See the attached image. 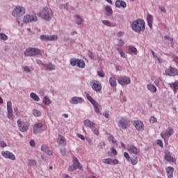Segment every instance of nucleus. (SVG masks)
Segmentation results:
<instances>
[{
  "label": "nucleus",
  "instance_id": "obj_1",
  "mask_svg": "<svg viewBox=\"0 0 178 178\" xmlns=\"http://www.w3.org/2000/svg\"><path fill=\"white\" fill-rule=\"evenodd\" d=\"M131 29L135 33H141L145 30V22L143 19H136L131 24Z\"/></svg>",
  "mask_w": 178,
  "mask_h": 178
},
{
  "label": "nucleus",
  "instance_id": "obj_2",
  "mask_svg": "<svg viewBox=\"0 0 178 178\" xmlns=\"http://www.w3.org/2000/svg\"><path fill=\"white\" fill-rule=\"evenodd\" d=\"M38 16L44 19V20L49 22L54 16V13H52V10L49 8L44 7L40 13H38Z\"/></svg>",
  "mask_w": 178,
  "mask_h": 178
},
{
  "label": "nucleus",
  "instance_id": "obj_3",
  "mask_svg": "<svg viewBox=\"0 0 178 178\" xmlns=\"http://www.w3.org/2000/svg\"><path fill=\"white\" fill-rule=\"evenodd\" d=\"M77 168L80 169V170H83V165L80 164L77 157H74L72 159V165L69 167L68 170L70 172H74V170H76Z\"/></svg>",
  "mask_w": 178,
  "mask_h": 178
},
{
  "label": "nucleus",
  "instance_id": "obj_4",
  "mask_svg": "<svg viewBox=\"0 0 178 178\" xmlns=\"http://www.w3.org/2000/svg\"><path fill=\"white\" fill-rule=\"evenodd\" d=\"M25 56H35L36 55H41V50L38 48L29 47L24 51Z\"/></svg>",
  "mask_w": 178,
  "mask_h": 178
},
{
  "label": "nucleus",
  "instance_id": "obj_5",
  "mask_svg": "<svg viewBox=\"0 0 178 178\" xmlns=\"http://www.w3.org/2000/svg\"><path fill=\"white\" fill-rule=\"evenodd\" d=\"M26 13V9L24 7L17 6L13 10L12 15L14 17H20Z\"/></svg>",
  "mask_w": 178,
  "mask_h": 178
},
{
  "label": "nucleus",
  "instance_id": "obj_6",
  "mask_svg": "<svg viewBox=\"0 0 178 178\" xmlns=\"http://www.w3.org/2000/svg\"><path fill=\"white\" fill-rule=\"evenodd\" d=\"M17 126L19 127V131H22V133H26V131H27V130H29V123L27 122H22V120L19 119L17 121Z\"/></svg>",
  "mask_w": 178,
  "mask_h": 178
},
{
  "label": "nucleus",
  "instance_id": "obj_7",
  "mask_svg": "<svg viewBox=\"0 0 178 178\" xmlns=\"http://www.w3.org/2000/svg\"><path fill=\"white\" fill-rule=\"evenodd\" d=\"M1 155L3 156V158H6V159H10L11 161H15L16 160V156L13 154V153L9 152V151H3L1 152Z\"/></svg>",
  "mask_w": 178,
  "mask_h": 178
},
{
  "label": "nucleus",
  "instance_id": "obj_8",
  "mask_svg": "<svg viewBox=\"0 0 178 178\" xmlns=\"http://www.w3.org/2000/svg\"><path fill=\"white\" fill-rule=\"evenodd\" d=\"M24 23H31L33 22H38V18L35 15H26L24 17Z\"/></svg>",
  "mask_w": 178,
  "mask_h": 178
},
{
  "label": "nucleus",
  "instance_id": "obj_9",
  "mask_svg": "<svg viewBox=\"0 0 178 178\" xmlns=\"http://www.w3.org/2000/svg\"><path fill=\"white\" fill-rule=\"evenodd\" d=\"M40 40H42V41H56V40H58V35H40Z\"/></svg>",
  "mask_w": 178,
  "mask_h": 178
},
{
  "label": "nucleus",
  "instance_id": "obj_10",
  "mask_svg": "<svg viewBox=\"0 0 178 178\" xmlns=\"http://www.w3.org/2000/svg\"><path fill=\"white\" fill-rule=\"evenodd\" d=\"M7 112L8 119L13 120V108L10 101L7 102Z\"/></svg>",
  "mask_w": 178,
  "mask_h": 178
},
{
  "label": "nucleus",
  "instance_id": "obj_11",
  "mask_svg": "<svg viewBox=\"0 0 178 178\" xmlns=\"http://www.w3.org/2000/svg\"><path fill=\"white\" fill-rule=\"evenodd\" d=\"M90 86L94 91H101L102 90V85L97 81H93Z\"/></svg>",
  "mask_w": 178,
  "mask_h": 178
},
{
  "label": "nucleus",
  "instance_id": "obj_12",
  "mask_svg": "<svg viewBox=\"0 0 178 178\" xmlns=\"http://www.w3.org/2000/svg\"><path fill=\"white\" fill-rule=\"evenodd\" d=\"M118 126H120V127H122V129H126L127 127H129V126H130V121H129L126 118H122L118 122Z\"/></svg>",
  "mask_w": 178,
  "mask_h": 178
},
{
  "label": "nucleus",
  "instance_id": "obj_13",
  "mask_svg": "<svg viewBox=\"0 0 178 178\" xmlns=\"http://www.w3.org/2000/svg\"><path fill=\"white\" fill-rule=\"evenodd\" d=\"M118 83L121 86H126L127 84H130L131 81H130V78L129 76H122L118 79Z\"/></svg>",
  "mask_w": 178,
  "mask_h": 178
},
{
  "label": "nucleus",
  "instance_id": "obj_14",
  "mask_svg": "<svg viewBox=\"0 0 178 178\" xmlns=\"http://www.w3.org/2000/svg\"><path fill=\"white\" fill-rule=\"evenodd\" d=\"M165 74L167 76H177L178 74V70L177 69L173 67H170L168 69L165 70Z\"/></svg>",
  "mask_w": 178,
  "mask_h": 178
},
{
  "label": "nucleus",
  "instance_id": "obj_15",
  "mask_svg": "<svg viewBox=\"0 0 178 178\" xmlns=\"http://www.w3.org/2000/svg\"><path fill=\"white\" fill-rule=\"evenodd\" d=\"M127 149L129 152L134 154V155H138V154H140V149L133 145H129L127 146Z\"/></svg>",
  "mask_w": 178,
  "mask_h": 178
},
{
  "label": "nucleus",
  "instance_id": "obj_16",
  "mask_svg": "<svg viewBox=\"0 0 178 178\" xmlns=\"http://www.w3.org/2000/svg\"><path fill=\"white\" fill-rule=\"evenodd\" d=\"M134 126H135L138 131H143V130H144V124L141 121H135L134 123Z\"/></svg>",
  "mask_w": 178,
  "mask_h": 178
},
{
  "label": "nucleus",
  "instance_id": "obj_17",
  "mask_svg": "<svg viewBox=\"0 0 178 178\" xmlns=\"http://www.w3.org/2000/svg\"><path fill=\"white\" fill-rule=\"evenodd\" d=\"M165 172L168 178H173V173L175 172V168L172 166H168L165 168Z\"/></svg>",
  "mask_w": 178,
  "mask_h": 178
},
{
  "label": "nucleus",
  "instance_id": "obj_18",
  "mask_svg": "<svg viewBox=\"0 0 178 178\" xmlns=\"http://www.w3.org/2000/svg\"><path fill=\"white\" fill-rule=\"evenodd\" d=\"M83 102H84V99L78 97H72L70 102V103L73 104L74 105H77V104H82Z\"/></svg>",
  "mask_w": 178,
  "mask_h": 178
},
{
  "label": "nucleus",
  "instance_id": "obj_19",
  "mask_svg": "<svg viewBox=\"0 0 178 178\" xmlns=\"http://www.w3.org/2000/svg\"><path fill=\"white\" fill-rule=\"evenodd\" d=\"M164 158L165 161H167V162H171L172 163H175L176 162V159L173 158V156L170 155V152H165Z\"/></svg>",
  "mask_w": 178,
  "mask_h": 178
},
{
  "label": "nucleus",
  "instance_id": "obj_20",
  "mask_svg": "<svg viewBox=\"0 0 178 178\" xmlns=\"http://www.w3.org/2000/svg\"><path fill=\"white\" fill-rule=\"evenodd\" d=\"M173 129L172 128H168L166 130L165 133L162 132L161 134V138H163L165 140V137H170V136H172V134H173Z\"/></svg>",
  "mask_w": 178,
  "mask_h": 178
},
{
  "label": "nucleus",
  "instance_id": "obj_21",
  "mask_svg": "<svg viewBox=\"0 0 178 178\" xmlns=\"http://www.w3.org/2000/svg\"><path fill=\"white\" fill-rule=\"evenodd\" d=\"M83 124L86 127H90V129H92V127H95V123L90 121V120H85L83 121Z\"/></svg>",
  "mask_w": 178,
  "mask_h": 178
},
{
  "label": "nucleus",
  "instance_id": "obj_22",
  "mask_svg": "<svg viewBox=\"0 0 178 178\" xmlns=\"http://www.w3.org/2000/svg\"><path fill=\"white\" fill-rule=\"evenodd\" d=\"M115 6L116 8H126L127 4L125 3L124 1L118 0L115 1Z\"/></svg>",
  "mask_w": 178,
  "mask_h": 178
},
{
  "label": "nucleus",
  "instance_id": "obj_23",
  "mask_svg": "<svg viewBox=\"0 0 178 178\" xmlns=\"http://www.w3.org/2000/svg\"><path fill=\"white\" fill-rule=\"evenodd\" d=\"M41 151L45 152V154H47V155H52V154H54V152L52 150H49L48 147L45 145H42Z\"/></svg>",
  "mask_w": 178,
  "mask_h": 178
},
{
  "label": "nucleus",
  "instance_id": "obj_24",
  "mask_svg": "<svg viewBox=\"0 0 178 178\" xmlns=\"http://www.w3.org/2000/svg\"><path fill=\"white\" fill-rule=\"evenodd\" d=\"M152 22H154V18L152 17V15L149 14L147 17V22L149 29H152Z\"/></svg>",
  "mask_w": 178,
  "mask_h": 178
},
{
  "label": "nucleus",
  "instance_id": "obj_25",
  "mask_svg": "<svg viewBox=\"0 0 178 178\" xmlns=\"http://www.w3.org/2000/svg\"><path fill=\"white\" fill-rule=\"evenodd\" d=\"M76 66L81 69H84L86 67V63L81 59H78Z\"/></svg>",
  "mask_w": 178,
  "mask_h": 178
},
{
  "label": "nucleus",
  "instance_id": "obj_26",
  "mask_svg": "<svg viewBox=\"0 0 178 178\" xmlns=\"http://www.w3.org/2000/svg\"><path fill=\"white\" fill-rule=\"evenodd\" d=\"M58 141L60 145H66V139L60 134L58 135Z\"/></svg>",
  "mask_w": 178,
  "mask_h": 178
},
{
  "label": "nucleus",
  "instance_id": "obj_27",
  "mask_svg": "<svg viewBox=\"0 0 178 178\" xmlns=\"http://www.w3.org/2000/svg\"><path fill=\"white\" fill-rule=\"evenodd\" d=\"M42 66L47 69V70H55V65H52V63L49 64H42Z\"/></svg>",
  "mask_w": 178,
  "mask_h": 178
},
{
  "label": "nucleus",
  "instance_id": "obj_28",
  "mask_svg": "<svg viewBox=\"0 0 178 178\" xmlns=\"http://www.w3.org/2000/svg\"><path fill=\"white\" fill-rule=\"evenodd\" d=\"M147 89L149 90V91L154 93L156 92L157 91L156 86L152 84H148Z\"/></svg>",
  "mask_w": 178,
  "mask_h": 178
},
{
  "label": "nucleus",
  "instance_id": "obj_29",
  "mask_svg": "<svg viewBox=\"0 0 178 178\" xmlns=\"http://www.w3.org/2000/svg\"><path fill=\"white\" fill-rule=\"evenodd\" d=\"M128 51L129 52H130V54H134V55H137V49L136 48V47L133 45H130L129 47Z\"/></svg>",
  "mask_w": 178,
  "mask_h": 178
},
{
  "label": "nucleus",
  "instance_id": "obj_30",
  "mask_svg": "<svg viewBox=\"0 0 178 178\" xmlns=\"http://www.w3.org/2000/svg\"><path fill=\"white\" fill-rule=\"evenodd\" d=\"M109 83L111 86V87H116V86H118V83L116 82V78L111 77L109 79Z\"/></svg>",
  "mask_w": 178,
  "mask_h": 178
},
{
  "label": "nucleus",
  "instance_id": "obj_31",
  "mask_svg": "<svg viewBox=\"0 0 178 178\" xmlns=\"http://www.w3.org/2000/svg\"><path fill=\"white\" fill-rule=\"evenodd\" d=\"M108 156H116V155H118V152L116 151V149L115 148H111V151L108 152Z\"/></svg>",
  "mask_w": 178,
  "mask_h": 178
},
{
  "label": "nucleus",
  "instance_id": "obj_32",
  "mask_svg": "<svg viewBox=\"0 0 178 178\" xmlns=\"http://www.w3.org/2000/svg\"><path fill=\"white\" fill-rule=\"evenodd\" d=\"M105 10L108 16L113 15V10H112V8H111V6H106Z\"/></svg>",
  "mask_w": 178,
  "mask_h": 178
},
{
  "label": "nucleus",
  "instance_id": "obj_33",
  "mask_svg": "<svg viewBox=\"0 0 178 178\" xmlns=\"http://www.w3.org/2000/svg\"><path fill=\"white\" fill-rule=\"evenodd\" d=\"M170 87L173 89L174 92L176 93L178 90V81H176L174 83L171 84Z\"/></svg>",
  "mask_w": 178,
  "mask_h": 178
},
{
  "label": "nucleus",
  "instance_id": "obj_34",
  "mask_svg": "<svg viewBox=\"0 0 178 178\" xmlns=\"http://www.w3.org/2000/svg\"><path fill=\"white\" fill-rule=\"evenodd\" d=\"M30 97L33 99V101H36L37 102L40 101V97L34 92H31Z\"/></svg>",
  "mask_w": 178,
  "mask_h": 178
},
{
  "label": "nucleus",
  "instance_id": "obj_35",
  "mask_svg": "<svg viewBox=\"0 0 178 178\" xmlns=\"http://www.w3.org/2000/svg\"><path fill=\"white\" fill-rule=\"evenodd\" d=\"M86 97L88 99L89 102H90V103L92 104V105L95 106L97 105V102H95L93 99L92 97H91L90 95L87 94Z\"/></svg>",
  "mask_w": 178,
  "mask_h": 178
},
{
  "label": "nucleus",
  "instance_id": "obj_36",
  "mask_svg": "<svg viewBox=\"0 0 178 178\" xmlns=\"http://www.w3.org/2000/svg\"><path fill=\"white\" fill-rule=\"evenodd\" d=\"M75 22L76 24H81L83 23V19L79 15H75Z\"/></svg>",
  "mask_w": 178,
  "mask_h": 178
},
{
  "label": "nucleus",
  "instance_id": "obj_37",
  "mask_svg": "<svg viewBox=\"0 0 178 178\" xmlns=\"http://www.w3.org/2000/svg\"><path fill=\"white\" fill-rule=\"evenodd\" d=\"M131 163L134 166V165H137L138 163V158L137 156H134L132 159H130Z\"/></svg>",
  "mask_w": 178,
  "mask_h": 178
},
{
  "label": "nucleus",
  "instance_id": "obj_38",
  "mask_svg": "<svg viewBox=\"0 0 178 178\" xmlns=\"http://www.w3.org/2000/svg\"><path fill=\"white\" fill-rule=\"evenodd\" d=\"M78 60H79V59H77V58H71L70 60L71 66L77 65Z\"/></svg>",
  "mask_w": 178,
  "mask_h": 178
},
{
  "label": "nucleus",
  "instance_id": "obj_39",
  "mask_svg": "<svg viewBox=\"0 0 178 178\" xmlns=\"http://www.w3.org/2000/svg\"><path fill=\"white\" fill-rule=\"evenodd\" d=\"M43 103L45 105H49V104H51V99H49V97H48L47 96H45L43 99Z\"/></svg>",
  "mask_w": 178,
  "mask_h": 178
},
{
  "label": "nucleus",
  "instance_id": "obj_40",
  "mask_svg": "<svg viewBox=\"0 0 178 178\" xmlns=\"http://www.w3.org/2000/svg\"><path fill=\"white\" fill-rule=\"evenodd\" d=\"M102 162L106 165H111V163H112V159H104Z\"/></svg>",
  "mask_w": 178,
  "mask_h": 178
},
{
  "label": "nucleus",
  "instance_id": "obj_41",
  "mask_svg": "<svg viewBox=\"0 0 178 178\" xmlns=\"http://www.w3.org/2000/svg\"><path fill=\"white\" fill-rule=\"evenodd\" d=\"M117 51L119 52L121 58H126V54H124V52H123V50L120 48H118L117 49Z\"/></svg>",
  "mask_w": 178,
  "mask_h": 178
},
{
  "label": "nucleus",
  "instance_id": "obj_42",
  "mask_svg": "<svg viewBox=\"0 0 178 178\" xmlns=\"http://www.w3.org/2000/svg\"><path fill=\"white\" fill-rule=\"evenodd\" d=\"M33 114L34 116H37V117L41 116V112L37 109H34L33 111Z\"/></svg>",
  "mask_w": 178,
  "mask_h": 178
},
{
  "label": "nucleus",
  "instance_id": "obj_43",
  "mask_svg": "<svg viewBox=\"0 0 178 178\" xmlns=\"http://www.w3.org/2000/svg\"><path fill=\"white\" fill-rule=\"evenodd\" d=\"M33 126H34V130L35 131L36 129H40L44 125L42 124V123H37V124H35Z\"/></svg>",
  "mask_w": 178,
  "mask_h": 178
},
{
  "label": "nucleus",
  "instance_id": "obj_44",
  "mask_svg": "<svg viewBox=\"0 0 178 178\" xmlns=\"http://www.w3.org/2000/svg\"><path fill=\"white\" fill-rule=\"evenodd\" d=\"M0 38L3 41H6V40H8V35H6L5 33H0Z\"/></svg>",
  "mask_w": 178,
  "mask_h": 178
},
{
  "label": "nucleus",
  "instance_id": "obj_45",
  "mask_svg": "<svg viewBox=\"0 0 178 178\" xmlns=\"http://www.w3.org/2000/svg\"><path fill=\"white\" fill-rule=\"evenodd\" d=\"M92 131L94 133V134H95V136H98V134H99V131H98V129H97V128H95V127L91 128Z\"/></svg>",
  "mask_w": 178,
  "mask_h": 178
},
{
  "label": "nucleus",
  "instance_id": "obj_46",
  "mask_svg": "<svg viewBox=\"0 0 178 178\" xmlns=\"http://www.w3.org/2000/svg\"><path fill=\"white\" fill-rule=\"evenodd\" d=\"M97 74L99 77H105V73L102 70V71H98Z\"/></svg>",
  "mask_w": 178,
  "mask_h": 178
},
{
  "label": "nucleus",
  "instance_id": "obj_47",
  "mask_svg": "<svg viewBox=\"0 0 178 178\" xmlns=\"http://www.w3.org/2000/svg\"><path fill=\"white\" fill-rule=\"evenodd\" d=\"M98 148H99L100 149L105 148V143L101 142L98 145Z\"/></svg>",
  "mask_w": 178,
  "mask_h": 178
},
{
  "label": "nucleus",
  "instance_id": "obj_48",
  "mask_svg": "<svg viewBox=\"0 0 178 178\" xmlns=\"http://www.w3.org/2000/svg\"><path fill=\"white\" fill-rule=\"evenodd\" d=\"M156 144H157V145H159V147H161V148H163V143H162V140H156Z\"/></svg>",
  "mask_w": 178,
  "mask_h": 178
},
{
  "label": "nucleus",
  "instance_id": "obj_49",
  "mask_svg": "<svg viewBox=\"0 0 178 178\" xmlns=\"http://www.w3.org/2000/svg\"><path fill=\"white\" fill-rule=\"evenodd\" d=\"M149 122H150V123H156V122H157L156 118L151 117L149 119Z\"/></svg>",
  "mask_w": 178,
  "mask_h": 178
},
{
  "label": "nucleus",
  "instance_id": "obj_50",
  "mask_svg": "<svg viewBox=\"0 0 178 178\" xmlns=\"http://www.w3.org/2000/svg\"><path fill=\"white\" fill-rule=\"evenodd\" d=\"M124 156L126 158L127 161H130V155L127 152H124Z\"/></svg>",
  "mask_w": 178,
  "mask_h": 178
},
{
  "label": "nucleus",
  "instance_id": "obj_51",
  "mask_svg": "<svg viewBox=\"0 0 178 178\" xmlns=\"http://www.w3.org/2000/svg\"><path fill=\"white\" fill-rule=\"evenodd\" d=\"M103 24H104L105 26H111V22L108 21V20H103L102 21Z\"/></svg>",
  "mask_w": 178,
  "mask_h": 178
},
{
  "label": "nucleus",
  "instance_id": "obj_52",
  "mask_svg": "<svg viewBox=\"0 0 178 178\" xmlns=\"http://www.w3.org/2000/svg\"><path fill=\"white\" fill-rule=\"evenodd\" d=\"M29 165H31L32 166H35V165H37V163L35 162V160H29Z\"/></svg>",
  "mask_w": 178,
  "mask_h": 178
},
{
  "label": "nucleus",
  "instance_id": "obj_53",
  "mask_svg": "<svg viewBox=\"0 0 178 178\" xmlns=\"http://www.w3.org/2000/svg\"><path fill=\"white\" fill-rule=\"evenodd\" d=\"M0 146L1 147V148H5V147H6V143L3 140H1Z\"/></svg>",
  "mask_w": 178,
  "mask_h": 178
},
{
  "label": "nucleus",
  "instance_id": "obj_54",
  "mask_svg": "<svg viewBox=\"0 0 178 178\" xmlns=\"http://www.w3.org/2000/svg\"><path fill=\"white\" fill-rule=\"evenodd\" d=\"M109 141H112L113 144H116V141L115 140V138L113 136H110L108 138Z\"/></svg>",
  "mask_w": 178,
  "mask_h": 178
},
{
  "label": "nucleus",
  "instance_id": "obj_55",
  "mask_svg": "<svg viewBox=\"0 0 178 178\" xmlns=\"http://www.w3.org/2000/svg\"><path fill=\"white\" fill-rule=\"evenodd\" d=\"M95 111L96 113H99V108H98V104L94 106Z\"/></svg>",
  "mask_w": 178,
  "mask_h": 178
},
{
  "label": "nucleus",
  "instance_id": "obj_56",
  "mask_svg": "<svg viewBox=\"0 0 178 178\" xmlns=\"http://www.w3.org/2000/svg\"><path fill=\"white\" fill-rule=\"evenodd\" d=\"M172 60H173V62H175V63H178V57L176 56H173Z\"/></svg>",
  "mask_w": 178,
  "mask_h": 178
},
{
  "label": "nucleus",
  "instance_id": "obj_57",
  "mask_svg": "<svg viewBox=\"0 0 178 178\" xmlns=\"http://www.w3.org/2000/svg\"><path fill=\"white\" fill-rule=\"evenodd\" d=\"M24 72H26V73H30V68H29V67L27 66L24 67Z\"/></svg>",
  "mask_w": 178,
  "mask_h": 178
},
{
  "label": "nucleus",
  "instance_id": "obj_58",
  "mask_svg": "<svg viewBox=\"0 0 178 178\" xmlns=\"http://www.w3.org/2000/svg\"><path fill=\"white\" fill-rule=\"evenodd\" d=\"M104 117L106 118V119H108L109 118V112L108 111H105L104 113Z\"/></svg>",
  "mask_w": 178,
  "mask_h": 178
},
{
  "label": "nucleus",
  "instance_id": "obj_59",
  "mask_svg": "<svg viewBox=\"0 0 178 178\" xmlns=\"http://www.w3.org/2000/svg\"><path fill=\"white\" fill-rule=\"evenodd\" d=\"M77 137H79V138H81V140H83V141H84L85 140L84 136H83L82 134H78Z\"/></svg>",
  "mask_w": 178,
  "mask_h": 178
},
{
  "label": "nucleus",
  "instance_id": "obj_60",
  "mask_svg": "<svg viewBox=\"0 0 178 178\" xmlns=\"http://www.w3.org/2000/svg\"><path fill=\"white\" fill-rule=\"evenodd\" d=\"M124 44V42L122 40H118V45L119 47H122Z\"/></svg>",
  "mask_w": 178,
  "mask_h": 178
},
{
  "label": "nucleus",
  "instance_id": "obj_61",
  "mask_svg": "<svg viewBox=\"0 0 178 178\" xmlns=\"http://www.w3.org/2000/svg\"><path fill=\"white\" fill-rule=\"evenodd\" d=\"M30 145L31 147H35V142L34 140H31Z\"/></svg>",
  "mask_w": 178,
  "mask_h": 178
},
{
  "label": "nucleus",
  "instance_id": "obj_62",
  "mask_svg": "<svg viewBox=\"0 0 178 178\" xmlns=\"http://www.w3.org/2000/svg\"><path fill=\"white\" fill-rule=\"evenodd\" d=\"M112 163L113 165H118L119 163V161L118 159L112 160Z\"/></svg>",
  "mask_w": 178,
  "mask_h": 178
},
{
  "label": "nucleus",
  "instance_id": "obj_63",
  "mask_svg": "<svg viewBox=\"0 0 178 178\" xmlns=\"http://www.w3.org/2000/svg\"><path fill=\"white\" fill-rule=\"evenodd\" d=\"M33 133H34V134H37V133H40V129L39 128H36V129L35 131L34 126H33Z\"/></svg>",
  "mask_w": 178,
  "mask_h": 178
},
{
  "label": "nucleus",
  "instance_id": "obj_64",
  "mask_svg": "<svg viewBox=\"0 0 178 178\" xmlns=\"http://www.w3.org/2000/svg\"><path fill=\"white\" fill-rule=\"evenodd\" d=\"M63 178H72V177H70V175H67V174H64L63 175Z\"/></svg>",
  "mask_w": 178,
  "mask_h": 178
}]
</instances>
